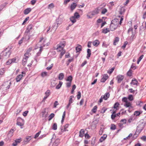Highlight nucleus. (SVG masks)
Here are the masks:
<instances>
[{"instance_id":"25","label":"nucleus","mask_w":146,"mask_h":146,"mask_svg":"<svg viewBox=\"0 0 146 146\" xmlns=\"http://www.w3.org/2000/svg\"><path fill=\"white\" fill-rule=\"evenodd\" d=\"M124 106L126 108L129 107V109H130L131 108H132L131 104L130 103L128 102L125 103V104L124 105Z\"/></svg>"},{"instance_id":"12","label":"nucleus","mask_w":146,"mask_h":146,"mask_svg":"<svg viewBox=\"0 0 146 146\" xmlns=\"http://www.w3.org/2000/svg\"><path fill=\"white\" fill-rule=\"evenodd\" d=\"M31 139V136L27 137L26 139L24 140L23 142L25 144L27 143Z\"/></svg>"},{"instance_id":"49","label":"nucleus","mask_w":146,"mask_h":146,"mask_svg":"<svg viewBox=\"0 0 146 146\" xmlns=\"http://www.w3.org/2000/svg\"><path fill=\"white\" fill-rule=\"evenodd\" d=\"M4 68H2L0 69V75H2L4 73Z\"/></svg>"},{"instance_id":"1","label":"nucleus","mask_w":146,"mask_h":146,"mask_svg":"<svg viewBox=\"0 0 146 146\" xmlns=\"http://www.w3.org/2000/svg\"><path fill=\"white\" fill-rule=\"evenodd\" d=\"M8 48H6L4 51L2 52V53L4 56L8 58L9 57L10 55L11 54V49L7 50Z\"/></svg>"},{"instance_id":"36","label":"nucleus","mask_w":146,"mask_h":146,"mask_svg":"<svg viewBox=\"0 0 146 146\" xmlns=\"http://www.w3.org/2000/svg\"><path fill=\"white\" fill-rule=\"evenodd\" d=\"M119 38L118 37H116L115 38V39L114 40V42H113V45H116V43L118 42V41H119Z\"/></svg>"},{"instance_id":"41","label":"nucleus","mask_w":146,"mask_h":146,"mask_svg":"<svg viewBox=\"0 0 146 146\" xmlns=\"http://www.w3.org/2000/svg\"><path fill=\"white\" fill-rule=\"evenodd\" d=\"M57 125L56 123H54L52 129L54 130H56L57 129Z\"/></svg>"},{"instance_id":"27","label":"nucleus","mask_w":146,"mask_h":146,"mask_svg":"<svg viewBox=\"0 0 146 146\" xmlns=\"http://www.w3.org/2000/svg\"><path fill=\"white\" fill-rule=\"evenodd\" d=\"M29 56V53L28 52L26 53L24 55L23 58L27 60Z\"/></svg>"},{"instance_id":"5","label":"nucleus","mask_w":146,"mask_h":146,"mask_svg":"<svg viewBox=\"0 0 146 146\" xmlns=\"http://www.w3.org/2000/svg\"><path fill=\"white\" fill-rule=\"evenodd\" d=\"M11 84V82L7 81L5 82L3 84V86L6 87V90L9 89L10 88V86Z\"/></svg>"},{"instance_id":"52","label":"nucleus","mask_w":146,"mask_h":146,"mask_svg":"<svg viewBox=\"0 0 146 146\" xmlns=\"http://www.w3.org/2000/svg\"><path fill=\"white\" fill-rule=\"evenodd\" d=\"M53 64H51L50 66H48V67H47L46 68V69L48 70H51L53 67Z\"/></svg>"},{"instance_id":"51","label":"nucleus","mask_w":146,"mask_h":146,"mask_svg":"<svg viewBox=\"0 0 146 146\" xmlns=\"http://www.w3.org/2000/svg\"><path fill=\"white\" fill-rule=\"evenodd\" d=\"M140 113H141L139 111H136L134 112V114L136 116H137L139 115Z\"/></svg>"},{"instance_id":"10","label":"nucleus","mask_w":146,"mask_h":146,"mask_svg":"<svg viewBox=\"0 0 146 146\" xmlns=\"http://www.w3.org/2000/svg\"><path fill=\"white\" fill-rule=\"evenodd\" d=\"M110 96V94L109 92L106 93L104 96H103L102 97L103 99L105 100H107L108 98Z\"/></svg>"},{"instance_id":"55","label":"nucleus","mask_w":146,"mask_h":146,"mask_svg":"<svg viewBox=\"0 0 146 146\" xmlns=\"http://www.w3.org/2000/svg\"><path fill=\"white\" fill-rule=\"evenodd\" d=\"M115 69L114 67H113L111 68L109 70V72H108V73H109V74H111L113 72V71L114 70V69Z\"/></svg>"},{"instance_id":"9","label":"nucleus","mask_w":146,"mask_h":146,"mask_svg":"<svg viewBox=\"0 0 146 146\" xmlns=\"http://www.w3.org/2000/svg\"><path fill=\"white\" fill-rule=\"evenodd\" d=\"M60 142V139H56L52 144V146H57L59 144Z\"/></svg>"},{"instance_id":"39","label":"nucleus","mask_w":146,"mask_h":146,"mask_svg":"<svg viewBox=\"0 0 146 146\" xmlns=\"http://www.w3.org/2000/svg\"><path fill=\"white\" fill-rule=\"evenodd\" d=\"M50 91L49 90H48L45 93V96L48 97L50 95Z\"/></svg>"},{"instance_id":"11","label":"nucleus","mask_w":146,"mask_h":146,"mask_svg":"<svg viewBox=\"0 0 146 146\" xmlns=\"http://www.w3.org/2000/svg\"><path fill=\"white\" fill-rule=\"evenodd\" d=\"M138 82L137 81L135 78H133L132 80L130 83L131 84L137 85Z\"/></svg>"},{"instance_id":"3","label":"nucleus","mask_w":146,"mask_h":146,"mask_svg":"<svg viewBox=\"0 0 146 146\" xmlns=\"http://www.w3.org/2000/svg\"><path fill=\"white\" fill-rule=\"evenodd\" d=\"M25 73L23 72H22L21 74H20L17 76L16 78V82H19L22 78L23 77L25 76Z\"/></svg>"},{"instance_id":"60","label":"nucleus","mask_w":146,"mask_h":146,"mask_svg":"<svg viewBox=\"0 0 146 146\" xmlns=\"http://www.w3.org/2000/svg\"><path fill=\"white\" fill-rule=\"evenodd\" d=\"M127 43L128 42L127 41L125 42L123 45L122 46V48L123 49H124Z\"/></svg>"},{"instance_id":"58","label":"nucleus","mask_w":146,"mask_h":146,"mask_svg":"<svg viewBox=\"0 0 146 146\" xmlns=\"http://www.w3.org/2000/svg\"><path fill=\"white\" fill-rule=\"evenodd\" d=\"M16 124L17 125L20 126H22L23 125V122H17Z\"/></svg>"},{"instance_id":"7","label":"nucleus","mask_w":146,"mask_h":146,"mask_svg":"<svg viewBox=\"0 0 146 146\" xmlns=\"http://www.w3.org/2000/svg\"><path fill=\"white\" fill-rule=\"evenodd\" d=\"M108 76L107 74H105L103 76V77L102 78L101 82H104L108 78Z\"/></svg>"},{"instance_id":"37","label":"nucleus","mask_w":146,"mask_h":146,"mask_svg":"<svg viewBox=\"0 0 146 146\" xmlns=\"http://www.w3.org/2000/svg\"><path fill=\"white\" fill-rule=\"evenodd\" d=\"M74 17H75L76 19H78L80 17V15L78 13L76 12L74 13Z\"/></svg>"},{"instance_id":"32","label":"nucleus","mask_w":146,"mask_h":146,"mask_svg":"<svg viewBox=\"0 0 146 146\" xmlns=\"http://www.w3.org/2000/svg\"><path fill=\"white\" fill-rule=\"evenodd\" d=\"M109 32L110 30H109V29L107 28L106 29H103L102 33L104 34H106Z\"/></svg>"},{"instance_id":"29","label":"nucleus","mask_w":146,"mask_h":146,"mask_svg":"<svg viewBox=\"0 0 146 146\" xmlns=\"http://www.w3.org/2000/svg\"><path fill=\"white\" fill-rule=\"evenodd\" d=\"M70 20L73 23H75L76 21V18L74 16L71 17L70 18Z\"/></svg>"},{"instance_id":"43","label":"nucleus","mask_w":146,"mask_h":146,"mask_svg":"<svg viewBox=\"0 0 146 146\" xmlns=\"http://www.w3.org/2000/svg\"><path fill=\"white\" fill-rule=\"evenodd\" d=\"M70 98L69 100V103L71 104L72 103L73 100H72V98H74V96H70Z\"/></svg>"},{"instance_id":"44","label":"nucleus","mask_w":146,"mask_h":146,"mask_svg":"<svg viewBox=\"0 0 146 146\" xmlns=\"http://www.w3.org/2000/svg\"><path fill=\"white\" fill-rule=\"evenodd\" d=\"M61 51H62V52H61L60 54V58H62V56L64 55V54L65 53V50H61Z\"/></svg>"},{"instance_id":"14","label":"nucleus","mask_w":146,"mask_h":146,"mask_svg":"<svg viewBox=\"0 0 146 146\" xmlns=\"http://www.w3.org/2000/svg\"><path fill=\"white\" fill-rule=\"evenodd\" d=\"M107 137V135L106 134H104L103 135V136L101 137L100 139V142H102L104 141L106 138Z\"/></svg>"},{"instance_id":"6","label":"nucleus","mask_w":146,"mask_h":146,"mask_svg":"<svg viewBox=\"0 0 146 146\" xmlns=\"http://www.w3.org/2000/svg\"><path fill=\"white\" fill-rule=\"evenodd\" d=\"M117 27V26L111 23L110 26V30L112 31H114Z\"/></svg>"},{"instance_id":"46","label":"nucleus","mask_w":146,"mask_h":146,"mask_svg":"<svg viewBox=\"0 0 146 146\" xmlns=\"http://www.w3.org/2000/svg\"><path fill=\"white\" fill-rule=\"evenodd\" d=\"M104 128L101 127L100 131L99 132V134L100 135H102L104 131Z\"/></svg>"},{"instance_id":"45","label":"nucleus","mask_w":146,"mask_h":146,"mask_svg":"<svg viewBox=\"0 0 146 146\" xmlns=\"http://www.w3.org/2000/svg\"><path fill=\"white\" fill-rule=\"evenodd\" d=\"M77 96V99L78 100L80 99L81 96V93L80 91L78 92Z\"/></svg>"},{"instance_id":"4","label":"nucleus","mask_w":146,"mask_h":146,"mask_svg":"<svg viewBox=\"0 0 146 146\" xmlns=\"http://www.w3.org/2000/svg\"><path fill=\"white\" fill-rule=\"evenodd\" d=\"M124 76L122 75H118L116 77V79L117 80V82L118 83H120L123 79Z\"/></svg>"},{"instance_id":"2","label":"nucleus","mask_w":146,"mask_h":146,"mask_svg":"<svg viewBox=\"0 0 146 146\" xmlns=\"http://www.w3.org/2000/svg\"><path fill=\"white\" fill-rule=\"evenodd\" d=\"M56 21V23H54L55 25L52 26V29L51 30V31H53V30L54 31H55L58 26L61 24V21H59L58 19H57Z\"/></svg>"},{"instance_id":"35","label":"nucleus","mask_w":146,"mask_h":146,"mask_svg":"<svg viewBox=\"0 0 146 146\" xmlns=\"http://www.w3.org/2000/svg\"><path fill=\"white\" fill-rule=\"evenodd\" d=\"M97 108V106H95L92 110V111L93 113H95Z\"/></svg>"},{"instance_id":"30","label":"nucleus","mask_w":146,"mask_h":146,"mask_svg":"<svg viewBox=\"0 0 146 146\" xmlns=\"http://www.w3.org/2000/svg\"><path fill=\"white\" fill-rule=\"evenodd\" d=\"M62 82L59 81V83L56 86V89H59L61 87L62 85Z\"/></svg>"},{"instance_id":"61","label":"nucleus","mask_w":146,"mask_h":146,"mask_svg":"<svg viewBox=\"0 0 146 146\" xmlns=\"http://www.w3.org/2000/svg\"><path fill=\"white\" fill-rule=\"evenodd\" d=\"M107 110V109L105 108V107H104L102 109V110H101V111H101V112H102V113H104L105 111H106V110Z\"/></svg>"},{"instance_id":"57","label":"nucleus","mask_w":146,"mask_h":146,"mask_svg":"<svg viewBox=\"0 0 146 146\" xmlns=\"http://www.w3.org/2000/svg\"><path fill=\"white\" fill-rule=\"evenodd\" d=\"M47 75V72H43L41 73V75L42 77H44L46 76Z\"/></svg>"},{"instance_id":"40","label":"nucleus","mask_w":146,"mask_h":146,"mask_svg":"<svg viewBox=\"0 0 146 146\" xmlns=\"http://www.w3.org/2000/svg\"><path fill=\"white\" fill-rule=\"evenodd\" d=\"M17 122L23 123L24 122V120L23 119H22L20 117H19L17 118Z\"/></svg>"},{"instance_id":"26","label":"nucleus","mask_w":146,"mask_h":146,"mask_svg":"<svg viewBox=\"0 0 146 146\" xmlns=\"http://www.w3.org/2000/svg\"><path fill=\"white\" fill-rule=\"evenodd\" d=\"M60 129H61V132H60V133H59V134H60H60H62V132H64V131H68L67 129H65L64 128V127H63L62 126H61L60 128Z\"/></svg>"},{"instance_id":"62","label":"nucleus","mask_w":146,"mask_h":146,"mask_svg":"<svg viewBox=\"0 0 146 146\" xmlns=\"http://www.w3.org/2000/svg\"><path fill=\"white\" fill-rule=\"evenodd\" d=\"M12 63V61H11V59L10 60H9L7 62H6V65H8L11 64Z\"/></svg>"},{"instance_id":"64","label":"nucleus","mask_w":146,"mask_h":146,"mask_svg":"<svg viewBox=\"0 0 146 146\" xmlns=\"http://www.w3.org/2000/svg\"><path fill=\"white\" fill-rule=\"evenodd\" d=\"M33 28V25H30L28 26L27 27V28L28 29L30 30Z\"/></svg>"},{"instance_id":"53","label":"nucleus","mask_w":146,"mask_h":146,"mask_svg":"<svg viewBox=\"0 0 146 146\" xmlns=\"http://www.w3.org/2000/svg\"><path fill=\"white\" fill-rule=\"evenodd\" d=\"M128 99L130 101H132L133 99V97L132 95H129L128 96Z\"/></svg>"},{"instance_id":"20","label":"nucleus","mask_w":146,"mask_h":146,"mask_svg":"<svg viewBox=\"0 0 146 146\" xmlns=\"http://www.w3.org/2000/svg\"><path fill=\"white\" fill-rule=\"evenodd\" d=\"M87 56L86 58L88 59L90 56L91 54V50L90 49L88 48L87 50Z\"/></svg>"},{"instance_id":"48","label":"nucleus","mask_w":146,"mask_h":146,"mask_svg":"<svg viewBox=\"0 0 146 146\" xmlns=\"http://www.w3.org/2000/svg\"><path fill=\"white\" fill-rule=\"evenodd\" d=\"M27 60L23 58L22 60V64L23 66H25V65L27 62Z\"/></svg>"},{"instance_id":"33","label":"nucleus","mask_w":146,"mask_h":146,"mask_svg":"<svg viewBox=\"0 0 146 146\" xmlns=\"http://www.w3.org/2000/svg\"><path fill=\"white\" fill-rule=\"evenodd\" d=\"M59 44L61 45V46H62L64 48L66 44V42L65 41H61L60 42Z\"/></svg>"},{"instance_id":"56","label":"nucleus","mask_w":146,"mask_h":146,"mask_svg":"<svg viewBox=\"0 0 146 146\" xmlns=\"http://www.w3.org/2000/svg\"><path fill=\"white\" fill-rule=\"evenodd\" d=\"M41 131H39V132H38L35 135V137H34V138L35 139L36 138L39 136V135H40V134L41 133Z\"/></svg>"},{"instance_id":"17","label":"nucleus","mask_w":146,"mask_h":146,"mask_svg":"<svg viewBox=\"0 0 146 146\" xmlns=\"http://www.w3.org/2000/svg\"><path fill=\"white\" fill-rule=\"evenodd\" d=\"M77 6V4L76 3H73L70 6V9L72 11L74 10L76 7Z\"/></svg>"},{"instance_id":"23","label":"nucleus","mask_w":146,"mask_h":146,"mask_svg":"<svg viewBox=\"0 0 146 146\" xmlns=\"http://www.w3.org/2000/svg\"><path fill=\"white\" fill-rule=\"evenodd\" d=\"M125 10L123 8H121L119 9V13L120 15H122L124 13Z\"/></svg>"},{"instance_id":"13","label":"nucleus","mask_w":146,"mask_h":146,"mask_svg":"<svg viewBox=\"0 0 146 146\" xmlns=\"http://www.w3.org/2000/svg\"><path fill=\"white\" fill-rule=\"evenodd\" d=\"M31 11V9L30 8H28L26 9L24 11V13L25 15H27Z\"/></svg>"},{"instance_id":"63","label":"nucleus","mask_w":146,"mask_h":146,"mask_svg":"<svg viewBox=\"0 0 146 146\" xmlns=\"http://www.w3.org/2000/svg\"><path fill=\"white\" fill-rule=\"evenodd\" d=\"M122 100L123 102H124L125 103L127 102V98L126 97H123L122 98Z\"/></svg>"},{"instance_id":"47","label":"nucleus","mask_w":146,"mask_h":146,"mask_svg":"<svg viewBox=\"0 0 146 146\" xmlns=\"http://www.w3.org/2000/svg\"><path fill=\"white\" fill-rule=\"evenodd\" d=\"M116 127L115 125L114 124H111L110 129L111 130H114L115 129Z\"/></svg>"},{"instance_id":"21","label":"nucleus","mask_w":146,"mask_h":146,"mask_svg":"<svg viewBox=\"0 0 146 146\" xmlns=\"http://www.w3.org/2000/svg\"><path fill=\"white\" fill-rule=\"evenodd\" d=\"M64 74L62 73L59 74L58 77V79L60 80H62L64 78Z\"/></svg>"},{"instance_id":"31","label":"nucleus","mask_w":146,"mask_h":146,"mask_svg":"<svg viewBox=\"0 0 146 146\" xmlns=\"http://www.w3.org/2000/svg\"><path fill=\"white\" fill-rule=\"evenodd\" d=\"M55 115L54 113H51L49 116V119L48 120L50 121L54 116Z\"/></svg>"},{"instance_id":"42","label":"nucleus","mask_w":146,"mask_h":146,"mask_svg":"<svg viewBox=\"0 0 146 146\" xmlns=\"http://www.w3.org/2000/svg\"><path fill=\"white\" fill-rule=\"evenodd\" d=\"M143 56L144 55H142L139 58L137 62V64H139L140 61L143 58Z\"/></svg>"},{"instance_id":"19","label":"nucleus","mask_w":146,"mask_h":146,"mask_svg":"<svg viewBox=\"0 0 146 146\" xmlns=\"http://www.w3.org/2000/svg\"><path fill=\"white\" fill-rule=\"evenodd\" d=\"M93 44L95 46H97L100 44V42L98 40L94 41L92 42Z\"/></svg>"},{"instance_id":"50","label":"nucleus","mask_w":146,"mask_h":146,"mask_svg":"<svg viewBox=\"0 0 146 146\" xmlns=\"http://www.w3.org/2000/svg\"><path fill=\"white\" fill-rule=\"evenodd\" d=\"M132 71L131 70H129L127 73V75L129 76H132Z\"/></svg>"},{"instance_id":"38","label":"nucleus","mask_w":146,"mask_h":146,"mask_svg":"<svg viewBox=\"0 0 146 146\" xmlns=\"http://www.w3.org/2000/svg\"><path fill=\"white\" fill-rule=\"evenodd\" d=\"M72 77L71 76H69L67 78V79L66 80L67 81H69V82H72Z\"/></svg>"},{"instance_id":"16","label":"nucleus","mask_w":146,"mask_h":146,"mask_svg":"<svg viewBox=\"0 0 146 146\" xmlns=\"http://www.w3.org/2000/svg\"><path fill=\"white\" fill-rule=\"evenodd\" d=\"M76 52H79L78 54H79V52L82 50V47L81 45H79L78 46H77L76 47Z\"/></svg>"},{"instance_id":"28","label":"nucleus","mask_w":146,"mask_h":146,"mask_svg":"<svg viewBox=\"0 0 146 146\" xmlns=\"http://www.w3.org/2000/svg\"><path fill=\"white\" fill-rule=\"evenodd\" d=\"M23 37H24V39H25L26 41H28L30 38L29 35L27 34H24V36Z\"/></svg>"},{"instance_id":"34","label":"nucleus","mask_w":146,"mask_h":146,"mask_svg":"<svg viewBox=\"0 0 146 146\" xmlns=\"http://www.w3.org/2000/svg\"><path fill=\"white\" fill-rule=\"evenodd\" d=\"M119 105V104L118 102L115 103L114 105L113 108L116 109V110H117V108L118 107Z\"/></svg>"},{"instance_id":"24","label":"nucleus","mask_w":146,"mask_h":146,"mask_svg":"<svg viewBox=\"0 0 146 146\" xmlns=\"http://www.w3.org/2000/svg\"><path fill=\"white\" fill-rule=\"evenodd\" d=\"M99 13L98 10V9H95L91 13V15H94L96 14H98Z\"/></svg>"},{"instance_id":"59","label":"nucleus","mask_w":146,"mask_h":146,"mask_svg":"<svg viewBox=\"0 0 146 146\" xmlns=\"http://www.w3.org/2000/svg\"><path fill=\"white\" fill-rule=\"evenodd\" d=\"M135 38V35L132 33V35L131 37V39L132 40V41H133V39Z\"/></svg>"},{"instance_id":"18","label":"nucleus","mask_w":146,"mask_h":146,"mask_svg":"<svg viewBox=\"0 0 146 146\" xmlns=\"http://www.w3.org/2000/svg\"><path fill=\"white\" fill-rule=\"evenodd\" d=\"M64 47L59 44H58L57 45V47L56 48V50L58 51H61L62 50H63Z\"/></svg>"},{"instance_id":"22","label":"nucleus","mask_w":146,"mask_h":146,"mask_svg":"<svg viewBox=\"0 0 146 146\" xmlns=\"http://www.w3.org/2000/svg\"><path fill=\"white\" fill-rule=\"evenodd\" d=\"M14 131L13 129H11L9 131L8 134V136L10 137H11L13 135V133Z\"/></svg>"},{"instance_id":"15","label":"nucleus","mask_w":146,"mask_h":146,"mask_svg":"<svg viewBox=\"0 0 146 146\" xmlns=\"http://www.w3.org/2000/svg\"><path fill=\"white\" fill-rule=\"evenodd\" d=\"M84 129H81L79 132V136L80 137H82L84 136Z\"/></svg>"},{"instance_id":"54","label":"nucleus","mask_w":146,"mask_h":146,"mask_svg":"<svg viewBox=\"0 0 146 146\" xmlns=\"http://www.w3.org/2000/svg\"><path fill=\"white\" fill-rule=\"evenodd\" d=\"M107 11V9L105 8L103 9L101 13L102 14H105Z\"/></svg>"},{"instance_id":"8","label":"nucleus","mask_w":146,"mask_h":146,"mask_svg":"<svg viewBox=\"0 0 146 146\" xmlns=\"http://www.w3.org/2000/svg\"><path fill=\"white\" fill-rule=\"evenodd\" d=\"M111 23L118 26L119 23V20L118 19H115L112 21Z\"/></svg>"}]
</instances>
